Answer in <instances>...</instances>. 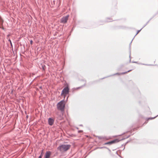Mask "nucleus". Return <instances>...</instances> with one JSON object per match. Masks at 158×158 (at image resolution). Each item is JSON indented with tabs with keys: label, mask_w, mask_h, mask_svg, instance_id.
<instances>
[{
	"label": "nucleus",
	"mask_w": 158,
	"mask_h": 158,
	"mask_svg": "<svg viewBox=\"0 0 158 158\" xmlns=\"http://www.w3.org/2000/svg\"><path fill=\"white\" fill-rule=\"evenodd\" d=\"M64 100H62L59 102L57 104L56 106L58 110H60L63 113L64 110L65 104Z\"/></svg>",
	"instance_id": "1"
},
{
	"label": "nucleus",
	"mask_w": 158,
	"mask_h": 158,
	"mask_svg": "<svg viewBox=\"0 0 158 158\" xmlns=\"http://www.w3.org/2000/svg\"><path fill=\"white\" fill-rule=\"evenodd\" d=\"M71 147V145L69 144H62L60 145L57 148V149L61 152H65L68 150Z\"/></svg>",
	"instance_id": "2"
},
{
	"label": "nucleus",
	"mask_w": 158,
	"mask_h": 158,
	"mask_svg": "<svg viewBox=\"0 0 158 158\" xmlns=\"http://www.w3.org/2000/svg\"><path fill=\"white\" fill-rule=\"evenodd\" d=\"M69 88L68 86H66L64 87L62 90L61 95L64 94V95H66L69 93Z\"/></svg>",
	"instance_id": "3"
},
{
	"label": "nucleus",
	"mask_w": 158,
	"mask_h": 158,
	"mask_svg": "<svg viewBox=\"0 0 158 158\" xmlns=\"http://www.w3.org/2000/svg\"><path fill=\"white\" fill-rule=\"evenodd\" d=\"M124 139H121V140H119L118 139H116L115 140H112V141H111L106 143H105V145H106V144L111 145V144H112L113 143H115L118 142L122 140H123Z\"/></svg>",
	"instance_id": "4"
},
{
	"label": "nucleus",
	"mask_w": 158,
	"mask_h": 158,
	"mask_svg": "<svg viewBox=\"0 0 158 158\" xmlns=\"http://www.w3.org/2000/svg\"><path fill=\"white\" fill-rule=\"evenodd\" d=\"M69 17V15H67L62 17L61 19V23H66L68 20Z\"/></svg>",
	"instance_id": "5"
},
{
	"label": "nucleus",
	"mask_w": 158,
	"mask_h": 158,
	"mask_svg": "<svg viewBox=\"0 0 158 158\" xmlns=\"http://www.w3.org/2000/svg\"><path fill=\"white\" fill-rule=\"evenodd\" d=\"M48 122L49 125L52 126L54 123V120L53 118H48Z\"/></svg>",
	"instance_id": "6"
},
{
	"label": "nucleus",
	"mask_w": 158,
	"mask_h": 158,
	"mask_svg": "<svg viewBox=\"0 0 158 158\" xmlns=\"http://www.w3.org/2000/svg\"><path fill=\"white\" fill-rule=\"evenodd\" d=\"M56 114L57 116V118L59 120H61L62 118V115L61 114H60L59 112H57Z\"/></svg>",
	"instance_id": "7"
},
{
	"label": "nucleus",
	"mask_w": 158,
	"mask_h": 158,
	"mask_svg": "<svg viewBox=\"0 0 158 158\" xmlns=\"http://www.w3.org/2000/svg\"><path fill=\"white\" fill-rule=\"evenodd\" d=\"M51 154V152L50 151H47L45 154V158H49Z\"/></svg>",
	"instance_id": "8"
},
{
	"label": "nucleus",
	"mask_w": 158,
	"mask_h": 158,
	"mask_svg": "<svg viewBox=\"0 0 158 158\" xmlns=\"http://www.w3.org/2000/svg\"><path fill=\"white\" fill-rule=\"evenodd\" d=\"M97 137L99 139H106V137H105L101 136H98Z\"/></svg>",
	"instance_id": "9"
},
{
	"label": "nucleus",
	"mask_w": 158,
	"mask_h": 158,
	"mask_svg": "<svg viewBox=\"0 0 158 158\" xmlns=\"http://www.w3.org/2000/svg\"><path fill=\"white\" fill-rule=\"evenodd\" d=\"M148 22H147V23H146V24L144 25V26H143V27H142V28L140 30L137 31V33H136V34L135 35V36L136 35H137V34H138V33H139V32L141 31V30H142V29H143V27H144L145 26H146L147 25V24H148Z\"/></svg>",
	"instance_id": "10"
},
{
	"label": "nucleus",
	"mask_w": 158,
	"mask_h": 158,
	"mask_svg": "<svg viewBox=\"0 0 158 158\" xmlns=\"http://www.w3.org/2000/svg\"><path fill=\"white\" fill-rule=\"evenodd\" d=\"M41 67H42V69H43V70H44L45 69V65L44 64H42L41 65Z\"/></svg>",
	"instance_id": "11"
},
{
	"label": "nucleus",
	"mask_w": 158,
	"mask_h": 158,
	"mask_svg": "<svg viewBox=\"0 0 158 158\" xmlns=\"http://www.w3.org/2000/svg\"><path fill=\"white\" fill-rule=\"evenodd\" d=\"M131 70H128L127 72L122 73H121V74H124L125 73H127L128 72H129L130 71H131Z\"/></svg>",
	"instance_id": "12"
},
{
	"label": "nucleus",
	"mask_w": 158,
	"mask_h": 158,
	"mask_svg": "<svg viewBox=\"0 0 158 158\" xmlns=\"http://www.w3.org/2000/svg\"><path fill=\"white\" fill-rule=\"evenodd\" d=\"M8 41L10 42V44H11V45L12 46V43H11V40H10V39H9V40H8Z\"/></svg>",
	"instance_id": "13"
},
{
	"label": "nucleus",
	"mask_w": 158,
	"mask_h": 158,
	"mask_svg": "<svg viewBox=\"0 0 158 158\" xmlns=\"http://www.w3.org/2000/svg\"><path fill=\"white\" fill-rule=\"evenodd\" d=\"M30 43L31 44H32V43H33L32 40H31L30 41Z\"/></svg>",
	"instance_id": "14"
},
{
	"label": "nucleus",
	"mask_w": 158,
	"mask_h": 158,
	"mask_svg": "<svg viewBox=\"0 0 158 158\" xmlns=\"http://www.w3.org/2000/svg\"><path fill=\"white\" fill-rule=\"evenodd\" d=\"M83 131L82 130H79L78 131V132L80 133L81 132H82Z\"/></svg>",
	"instance_id": "15"
},
{
	"label": "nucleus",
	"mask_w": 158,
	"mask_h": 158,
	"mask_svg": "<svg viewBox=\"0 0 158 158\" xmlns=\"http://www.w3.org/2000/svg\"><path fill=\"white\" fill-rule=\"evenodd\" d=\"M42 156H43V153H42V152L40 156H41V157H42Z\"/></svg>",
	"instance_id": "16"
},
{
	"label": "nucleus",
	"mask_w": 158,
	"mask_h": 158,
	"mask_svg": "<svg viewBox=\"0 0 158 158\" xmlns=\"http://www.w3.org/2000/svg\"><path fill=\"white\" fill-rule=\"evenodd\" d=\"M158 116V115L157 116H156V117H154V118H151V119H153V118H155L156 117H157V116Z\"/></svg>",
	"instance_id": "17"
},
{
	"label": "nucleus",
	"mask_w": 158,
	"mask_h": 158,
	"mask_svg": "<svg viewBox=\"0 0 158 158\" xmlns=\"http://www.w3.org/2000/svg\"><path fill=\"white\" fill-rule=\"evenodd\" d=\"M28 115H27V116H26V118H28Z\"/></svg>",
	"instance_id": "18"
},
{
	"label": "nucleus",
	"mask_w": 158,
	"mask_h": 158,
	"mask_svg": "<svg viewBox=\"0 0 158 158\" xmlns=\"http://www.w3.org/2000/svg\"><path fill=\"white\" fill-rule=\"evenodd\" d=\"M129 57L130 58L131 57V51H130V55H129Z\"/></svg>",
	"instance_id": "19"
},
{
	"label": "nucleus",
	"mask_w": 158,
	"mask_h": 158,
	"mask_svg": "<svg viewBox=\"0 0 158 158\" xmlns=\"http://www.w3.org/2000/svg\"><path fill=\"white\" fill-rule=\"evenodd\" d=\"M38 158H42V157L41 156H39Z\"/></svg>",
	"instance_id": "20"
},
{
	"label": "nucleus",
	"mask_w": 158,
	"mask_h": 158,
	"mask_svg": "<svg viewBox=\"0 0 158 158\" xmlns=\"http://www.w3.org/2000/svg\"><path fill=\"white\" fill-rule=\"evenodd\" d=\"M133 40V39L131 41V42L130 43V45H131V43H132V41Z\"/></svg>",
	"instance_id": "21"
},
{
	"label": "nucleus",
	"mask_w": 158,
	"mask_h": 158,
	"mask_svg": "<svg viewBox=\"0 0 158 158\" xmlns=\"http://www.w3.org/2000/svg\"><path fill=\"white\" fill-rule=\"evenodd\" d=\"M119 74L118 73H117L114 74V75H116V74Z\"/></svg>",
	"instance_id": "22"
},
{
	"label": "nucleus",
	"mask_w": 158,
	"mask_h": 158,
	"mask_svg": "<svg viewBox=\"0 0 158 158\" xmlns=\"http://www.w3.org/2000/svg\"><path fill=\"white\" fill-rule=\"evenodd\" d=\"M81 87H79L78 88H77V89H80Z\"/></svg>",
	"instance_id": "23"
},
{
	"label": "nucleus",
	"mask_w": 158,
	"mask_h": 158,
	"mask_svg": "<svg viewBox=\"0 0 158 158\" xmlns=\"http://www.w3.org/2000/svg\"><path fill=\"white\" fill-rule=\"evenodd\" d=\"M40 88L41 89L42 88V87L41 86L40 87Z\"/></svg>",
	"instance_id": "24"
},
{
	"label": "nucleus",
	"mask_w": 158,
	"mask_h": 158,
	"mask_svg": "<svg viewBox=\"0 0 158 158\" xmlns=\"http://www.w3.org/2000/svg\"><path fill=\"white\" fill-rule=\"evenodd\" d=\"M129 136H128L127 137V138H128Z\"/></svg>",
	"instance_id": "25"
},
{
	"label": "nucleus",
	"mask_w": 158,
	"mask_h": 158,
	"mask_svg": "<svg viewBox=\"0 0 158 158\" xmlns=\"http://www.w3.org/2000/svg\"><path fill=\"white\" fill-rule=\"evenodd\" d=\"M80 126H82V125H80Z\"/></svg>",
	"instance_id": "26"
},
{
	"label": "nucleus",
	"mask_w": 158,
	"mask_h": 158,
	"mask_svg": "<svg viewBox=\"0 0 158 158\" xmlns=\"http://www.w3.org/2000/svg\"><path fill=\"white\" fill-rule=\"evenodd\" d=\"M9 35H7V36H9Z\"/></svg>",
	"instance_id": "27"
},
{
	"label": "nucleus",
	"mask_w": 158,
	"mask_h": 158,
	"mask_svg": "<svg viewBox=\"0 0 158 158\" xmlns=\"http://www.w3.org/2000/svg\"><path fill=\"white\" fill-rule=\"evenodd\" d=\"M134 62V63H136V62Z\"/></svg>",
	"instance_id": "28"
}]
</instances>
